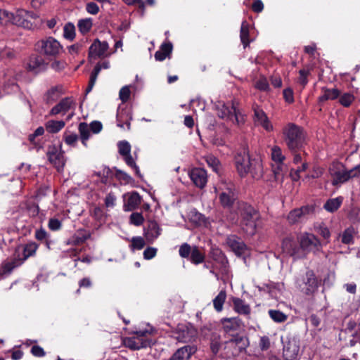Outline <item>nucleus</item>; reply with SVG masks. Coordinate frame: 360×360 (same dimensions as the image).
<instances>
[{
  "label": "nucleus",
  "mask_w": 360,
  "mask_h": 360,
  "mask_svg": "<svg viewBox=\"0 0 360 360\" xmlns=\"http://www.w3.org/2000/svg\"><path fill=\"white\" fill-rule=\"evenodd\" d=\"M236 169L240 176L250 174L252 177L259 179L263 176V165L260 157H251L247 148L238 151L234 158Z\"/></svg>",
  "instance_id": "f257e3e1"
},
{
  "label": "nucleus",
  "mask_w": 360,
  "mask_h": 360,
  "mask_svg": "<svg viewBox=\"0 0 360 360\" xmlns=\"http://www.w3.org/2000/svg\"><path fill=\"white\" fill-rule=\"evenodd\" d=\"M38 248L35 243H30L22 247H18L15 252L14 258L2 265L3 274H10L13 269L21 265L28 257L34 255Z\"/></svg>",
  "instance_id": "f03ea898"
},
{
  "label": "nucleus",
  "mask_w": 360,
  "mask_h": 360,
  "mask_svg": "<svg viewBox=\"0 0 360 360\" xmlns=\"http://www.w3.org/2000/svg\"><path fill=\"white\" fill-rule=\"evenodd\" d=\"M284 141L290 150L299 149L304 143L305 134L303 129L294 123H288L283 128Z\"/></svg>",
  "instance_id": "7ed1b4c3"
},
{
  "label": "nucleus",
  "mask_w": 360,
  "mask_h": 360,
  "mask_svg": "<svg viewBox=\"0 0 360 360\" xmlns=\"http://www.w3.org/2000/svg\"><path fill=\"white\" fill-rule=\"evenodd\" d=\"M329 173L334 186L343 184L349 179L360 174V164L350 170H346L343 165L333 162L329 168Z\"/></svg>",
  "instance_id": "20e7f679"
},
{
  "label": "nucleus",
  "mask_w": 360,
  "mask_h": 360,
  "mask_svg": "<svg viewBox=\"0 0 360 360\" xmlns=\"http://www.w3.org/2000/svg\"><path fill=\"white\" fill-rule=\"evenodd\" d=\"M35 49L41 55L49 58H56L64 51L60 43L53 37L39 40L35 44Z\"/></svg>",
  "instance_id": "39448f33"
},
{
  "label": "nucleus",
  "mask_w": 360,
  "mask_h": 360,
  "mask_svg": "<svg viewBox=\"0 0 360 360\" xmlns=\"http://www.w3.org/2000/svg\"><path fill=\"white\" fill-rule=\"evenodd\" d=\"M248 345V340L245 337L234 336L224 342L221 355L226 359L238 356L247 348Z\"/></svg>",
  "instance_id": "423d86ee"
},
{
  "label": "nucleus",
  "mask_w": 360,
  "mask_h": 360,
  "mask_svg": "<svg viewBox=\"0 0 360 360\" xmlns=\"http://www.w3.org/2000/svg\"><path fill=\"white\" fill-rule=\"evenodd\" d=\"M218 193L221 205L224 207H230L235 200V186L231 181L221 180L214 188Z\"/></svg>",
  "instance_id": "0eeeda50"
},
{
  "label": "nucleus",
  "mask_w": 360,
  "mask_h": 360,
  "mask_svg": "<svg viewBox=\"0 0 360 360\" xmlns=\"http://www.w3.org/2000/svg\"><path fill=\"white\" fill-rule=\"evenodd\" d=\"M241 226L243 231L248 235H253L256 231L258 212L251 206H245L241 212Z\"/></svg>",
  "instance_id": "6e6552de"
},
{
  "label": "nucleus",
  "mask_w": 360,
  "mask_h": 360,
  "mask_svg": "<svg viewBox=\"0 0 360 360\" xmlns=\"http://www.w3.org/2000/svg\"><path fill=\"white\" fill-rule=\"evenodd\" d=\"M296 287L306 295H313L319 287V281L312 271H307L301 278L295 281Z\"/></svg>",
  "instance_id": "1a4fd4ad"
},
{
  "label": "nucleus",
  "mask_w": 360,
  "mask_h": 360,
  "mask_svg": "<svg viewBox=\"0 0 360 360\" xmlns=\"http://www.w3.org/2000/svg\"><path fill=\"white\" fill-rule=\"evenodd\" d=\"M49 162L54 165L58 172H63L65 164V158L61 146H49L46 153Z\"/></svg>",
  "instance_id": "9d476101"
},
{
  "label": "nucleus",
  "mask_w": 360,
  "mask_h": 360,
  "mask_svg": "<svg viewBox=\"0 0 360 360\" xmlns=\"http://www.w3.org/2000/svg\"><path fill=\"white\" fill-rule=\"evenodd\" d=\"M109 44L107 41H101L96 39L94 41L89 49V58L96 60L109 57L112 53L109 51Z\"/></svg>",
  "instance_id": "9b49d317"
},
{
  "label": "nucleus",
  "mask_w": 360,
  "mask_h": 360,
  "mask_svg": "<svg viewBox=\"0 0 360 360\" xmlns=\"http://www.w3.org/2000/svg\"><path fill=\"white\" fill-rule=\"evenodd\" d=\"M217 114L221 118L239 124L238 116L233 103L218 102L216 105Z\"/></svg>",
  "instance_id": "f8f14e48"
},
{
  "label": "nucleus",
  "mask_w": 360,
  "mask_h": 360,
  "mask_svg": "<svg viewBox=\"0 0 360 360\" xmlns=\"http://www.w3.org/2000/svg\"><path fill=\"white\" fill-rule=\"evenodd\" d=\"M119 153L123 157L126 164L134 169L135 174L141 177V174L139 167L136 165L135 160L132 158L131 152V146L127 141H120L117 144Z\"/></svg>",
  "instance_id": "ddd939ff"
},
{
  "label": "nucleus",
  "mask_w": 360,
  "mask_h": 360,
  "mask_svg": "<svg viewBox=\"0 0 360 360\" xmlns=\"http://www.w3.org/2000/svg\"><path fill=\"white\" fill-rule=\"evenodd\" d=\"M300 250L311 251L316 250L320 245L319 239L312 233H303L298 237Z\"/></svg>",
  "instance_id": "4468645a"
},
{
  "label": "nucleus",
  "mask_w": 360,
  "mask_h": 360,
  "mask_svg": "<svg viewBox=\"0 0 360 360\" xmlns=\"http://www.w3.org/2000/svg\"><path fill=\"white\" fill-rule=\"evenodd\" d=\"M282 250L288 255L298 258L301 257L300 248L297 244L296 240L292 236H288L283 239Z\"/></svg>",
  "instance_id": "2eb2a0df"
},
{
  "label": "nucleus",
  "mask_w": 360,
  "mask_h": 360,
  "mask_svg": "<svg viewBox=\"0 0 360 360\" xmlns=\"http://www.w3.org/2000/svg\"><path fill=\"white\" fill-rule=\"evenodd\" d=\"M188 176L197 187L202 188L205 186L207 181V174L204 169L193 168L189 171Z\"/></svg>",
  "instance_id": "dca6fc26"
},
{
  "label": "nucleus",
  "mask_w": 360,
  "mask_h": 360,
  "mask_svg": "<svg viewBox=\"0 0 360 360\" xmlns=\"http://www.w3.org/2000/svg\"><path fill=\"white\" fill-rule=\"evenodd\" d=\"M254 119L257 124L261 125L267 131L273 130V125L269 120L266 113L258 106L254 108Z\"/></svg>",
  "instance_id": "f3484780"
},
{
  "label": "nucleus",
  "mask_w": 360,
  "mask_h": 360,
  "mask_svg": "<svg viewBox=\"0 0 360 360\" xmlns=\"http://www.w3.org/2000/svg\"><path fill=\"white\" fill-rule=\"evenodd\" d=\"M227 243L233 252L238 256L245 255L248 252L247 246L236 236H231L227 239Z\"/></svg>",
  "instance_id": "a211bd4d"
},
{
  "label": "nucleus",
  "mask_w": 360,
  "mask_h": 360,
  "mask_svg": "<svg viewBox=\"0 0 360 360\" xmlns=\"http://www.w3.org/2000/svg\"><path fill=\"white\" fill-rule=\"evenodd\" d=\"M75 106V102L71 98H65L55 105L50 111V115H56L58 114L65 115Z\"/></svg>",
  "instance_id": "6ab92c4d"
},
{
  "label": "nucleus",
  "mask_w": 360,
  "mask_h": 360,
  "mask_svg": "<svg viewBox=\"0 0 360 360\" xmlns=\"http://www.w3.org/2000/svg\"><path fill=\"white\" fill-rule=\"evenodd\" d=\"M300 347L295 340L289 341L283 347V356L285 360H295L299 354Z\"/></svg>",
  "instance_id": "aec40b11"
},
{
  "label": "nucleus",
  "mask_w": 360,
  "mask_h": 360,
  "mask_svg": "<svg viewBox=\"0 0 360 360\" xmlns=\"http://www.w3.org/2000/svg\"><path fill=\"white\" fill-rule=\"evenodd\" d=\"M25 65L29 71L37 73L44 68V60L41 56L32 54L29 57Z\"/></svg>",
  "instance_id": "412c9836"
},
{
  "label": "nucleus",
  "mask_w": 360,
  "mask_h": 360,
  "mask_svg": "<svg viewBox=\"0 0 360 360\" xmlns=\"http://www.w3.org/2000/svg\"><path fill=\"white\" fill-rule=\"evenodd\" d=\"M161 233V229L155 221H150L144 229V236L148 243H153Z\"/></svg>",
  "instance_id": "4be33fe9"
},
{
  "label": "nucleus",
  "mask_w": 360,
  "mask_h": 360,
  "mask_svg": "<svg viewBox=\"0 0 360 360\" xmlns=\"http://www.w3.org/2000/svg\"><path fill=\"white\" fill-rule=\"evenodd\" d=\"M197 349L195 346L186 345L176 350L170 360H188L195 353Z\"/></svg>",
  "instance_id": "5701e85b"
},
{
  "label": "nucleus",
  "mask_w": 360,
  "mask_h": 360,
  "mask_svg": "<svg viewBox=\"0 0 360 360\" xmlns=\"http://www.w3.org/2000/svg\"><path fill=\"white\" fill-rule=\"evenodd\" d=\"M144 334L145 333L140 332L137 333L136 336L126 338L124 341V345L132 349H139L146 347V342L141 338Z\"/></svg>",
  "instance_id": "b1692460"
},
{
  "label": "nucleus",
  "mask_w": 360,
  "mask_h": 360,
  "mask_svg": "<svg viewBox=\"0 0 360 360\" xmlns=\"http://www.w3.org/2000/svg\"><path fill=\"white\" fill-rule=\"evenodd\" d=\"M178 330L179 335L177 338L183 342H189L196 335V330L191 324L179 326Z\"/></svg>",
  "instance_id": "393cba45"
},
{
  "label": "nucleus",
  "mask_w": 360,
  "mask_h": 360,
  "mask_svg": "<svg viewBox=\"0 0 360 360\" xmlns=\"http://www.w3.org/2000/svg\"><path fill=\"white\" fill-rule=\"evenodd\" d=\"M221 321L224 331L228 333L237 332L241 328V321L237 317L224 319Z\"/></svg>",
  "instance_id": "a878e982"
},
{
  "label": "nucleus",
  "mask_w": 360,
  "mask_h": 360,
  "mask_svg": "<svg viewBox=\"0 0 360 360\" xmlns=\"http://www.w3.org/2000/svg\"><path fill=\"white\" fill-rule=\"evenodd\" d=\"M232 302L234 311L240 315L248 316L250 314V306L242 299L233 297Z\"/></svg>",
  "instance_id": "bb28decb"
},
{
  "label": "nucleus",
  "mask_w": 360,
  "mask_h": 360,
  "mask_svg": "<svg viewBox=\"0 0 360 360\" xmlns=\"http://www.w3.org/2000/svg\"><path fill=\"white\" fill-rule=\"evenodd\" d=\"M310 211L309 207H302L292 210L288 215V220L291 224H295L300 221L302 218L307 214Z\"/></svg>",
  "instance_id": "cd10ccee"
},
{
  "label": "nucleus",
  "mask_w": 360,
  "mask_h": 360,
  "mask_svg": "<svg viewBox=\"0 0 360 360\" xmlns=\"http://www.w3.org/2000/svg\"><path fill=\"white\" fill-rule=\"evenodd\" d=\"M141 201V198L139 194L136 192H132L124 203V210L127 211L135 210L140 205Z\"/></svg>",
  "instance_id": "c85d7f7f"
},
{
  "label": "nucleus",
  "mask_w": 360,
  "mask_h": 360,
  "mask_svg": "<svg viewBox=\"0 0 360 360\" xmlns=\"http://www.w3.org/2000/svg\"><path fill=\"white\" fill-rule=\"evenodd\" d=\"M65 126V122L63 120H50L45 124L46 131L51 134L59 132Z\"/></svg>",
  "instance_id": "c756f323"
},
{
  "label": "nucleus",
  "mask_w": 360,
  "mask_h": 360,
  "mask_svg": "<svg viewBox=\"0 0 360 360\" xmlns=\"http://www.w3.org/2000/svg\"><path fill=\"white\" fill-rule=\"evenodd\" d=\"M172 51V45L171 43H164L161 45L160 49L155 53V58L156 60H164Z\"/></svg>",
  "instance_id": "7c9ffc66"
},
{
  "label": "nucleus",
  "mask_w": 360,
  "mask_h": 360,
  "mask_svg": "<svg viewBox=\"0 0 360 360\" xmlns=\"http://www.w3.org/2000/svg\"><path fill=\"white\" fill-rule=\"evenodd\" d=\"M249 31H250V25L249 23L244 20L242 22L241 27H240V41L245 48L250 43V40L249 39Z\"/></svg>",
  "instance_id": "2f4dec72"
},
{
  "label": "nucleus",
  "mask_w": 360,
  "mask_h": 360,
  "mask_svg": "<svg viewBox=\"0 0 360 360\" xmlns=\"http://www.w3.org/2000/svg\"><path fill=\"white\" fill-rule=\"evenodd\" d=\"M342 197H337L335 198L329 199L324 204L323 207L330 212H333L336 211L341 205L342 202Z\"/></svg>",
  "instance_id": "473e14b6"
},
{
  "label": "nucleus",
  "mask_w": 360,
  "mask_h": 360,
  "mask_svg": "<svg viewBox=\"0 0 360 360\" xmlns=\"http://www.w3.org/2000/svg\"><path fill=\"white\" fill-rule=\"evenodd\" d=\"M28 12L25 10H18L13 13V18L11 19V23L17 25H23L25 18L28 15Z\"/></svg>",
  "instance_id": "72a5a7b5"
},
{
  "label": "nucleus",
  "mask_w": 360,
  "mask_h": 360,
  "mask_svg": "<svg viewBox=\"0 0 360 360\" xmlns=\"http://www.w3.org/2000/svg\"><path fill=\"white\" fill-rule=\"evenodd\" d=\"M207 165L216 173H219L221 169L219 160L214 155L209 154L204 156Z\"/></svg>",
  "instance_id": "f704fd0d"
},
{
  "label": "nucleus",
  "mask_w": 360,
  "mask_h": 360,
  "mask_svg": "<svg viewBox=\"0 0 360 360\" xmlns=\"http://www.w3.org/2000/svg\"><path fill=\"white\" fill-rule=\"evenodd\" d=\"M340 95V91L337 89H323V94L319 97V101L327 100H333Z\"/></svg>",
  "instance_id": "c9c22d12"
},
{
  "label": "nucleus",
  "mask_w": 360,
  "mask_h": 360,
  "mask_svg": "<svg viewBox=\"0 0 360 360\" xmlns=\"http://www.w3.org/2000/svg\"><path fill=\"white\" fill-rule=\"evenodd\" d=\"M226 298V293L225 290H221L219 294L213 300L214 308L217 311H221L223 309V306Z\"/></svg>",
  "instance_id": "e433bc0d"
},
{
  "label": "nucleus",
  "mask_w": 360,
  "mask_h": 360,
  "mask_svg": "<svg viewBox=\"0 0 360 360\" xmlns=\"http://www.w3.org/2000/svg\"><path fill=\"white\" fill-rule=\"evenodd\" d=\"M268 313L271 319L276 323L285 322L288 319V316L279 310L270 309Z\"/></svg>",
  "instance_id": "4c0bfd02"
},
{
  "label": "nucleus",
  "mask_w": 360,
  "mask_h": 360,
  "mask_svg": "<svg viewBox=\"0 0 360 360\" xmlns=\"http://www.w3.org/2000/svg\"><path fill=\"white\" fill-rule=\"evenodd\" d=\"M92 25V19L90 18L81 19L77 23L79 30L83 34L89 32L91 29Z\"/></svg>",
  "instance_id": "58836bf2"
},
{
  "label": "nucleus",
  "mask_w": 360,
  "mask_h": 360,
  "mask_svg": "<svg viewBox=\"0 0 360 360\" xmlns=\"http://www.w3.org/2000/svg\"><path fill=\"white\" fill-rule=\"evenodd\" d=\"M205 255L198 250L197 247L192 249L191 254V260L195 264H198L204 261Z\"/></svg>",
  "instance_id": "ea45409f"
},
{
  "label": "nucleus",
  "mask_w": 360,
  "mask_h": 360,
  "mask_svg": "<svg viewBox=\"0 0 360 360\" xmlns=\"http://www.w3.org/2000/svg\"><path fill=\"white\" fill-rule=\"evenodd\" d=\"M271 158L273 161L278 164H281L284 160L285 156L283 155L282 150L278 146H274L271 148Z\"/></svg>",
  "instance_id": "a19ab883"
},
{
  "label": "nucleus",
  "mask_w": 360,
  "mask_h": 360,
  "mask_svg": "<svg viewBox=\"0 0 360 360\" xmlns=\"http://www.w3.org/2000/svg\"><path fill=\"white\" fill-rule=\"evenodd\" d=\"M78 136L74 133L65 132L63 134V140L65 143L72 147H75L78 141Z\"/></svg>",
  "instance_id": "79ce46f5"
},
{
  "label": "nucleus",
  "mask_w": 360,
  "mask_h": 360,
  "mask_svg": "<svg viewBox=\"0 0 360 360\" xmlns=\"http://www.w3.org/2000/svg\"><path fill=\"white\" fill-rule=\"evenodd\" d=\"M63 37L66 39L72 40L75 37V27L73 24L68 23L63 28Z\"/></svg>",
  "instance_id": "37998d69"
},
{
  "label": "nucleus",
  "mask_w": 360,
  "mask_h": 360,
  "mask_svg": "<svg viewBox=\"0 0 360 360\" xmlns=\"http://www.w3.org/2000/svg\"><path fill=\"white\" fill-rule=\"evenodd\" d=\"M79 132L80 137H86V139H89L91 137V129L89 127V124L85 122H82L79 124Z\"/></svg>",
  "instance_id": "c03bdc74"
},
{
  "label": "nucleus",
  "mask_w": 360,
  "mask_h": 360,
  "mask_svg": "<svg viewBox=\"0 0 360 360\" xmlns=\"http://www.w3.org/2000/svg\"><path fill=\"white\" fill-rule=\"evenodd\" d=\"M308 165L307 162H303L302 166L296 169H292L290 172V176L293 181H297L300 177V173L305 171Z\"/></svg>",
  "instance_id": "a18cd8bd"
},
{
  "label": "nucleus",
  "mask_w": 360,
  "mask_h": 360,
  "mask_svg": "<svg viewBox=\"0 0 360 360\" xmlns=\"http://www.w3.org/2000/svg\"><path fill=\"white\" fill-rule=\"evenodd\" d=\"M353 233L352 229H347L342 233V242L345 244L353 243Z\"/></svg>",
  "instance_id": "49530a36"
},
{
  "label": "nucleus",
  "mask_w": 360,
  "mask_h": 360,
  "mask_svg": "<svg viewBox=\"0 0 360 360\" xmlns=\"http://www.w3.org/2000/svg\"><path fill=\"white\" fill-rule=\"evenodd\" d=\"M13 18V13H10L6 10L0 9V24L11 23V19Z\"/></svg>",
  "instance_id": "de8ad7c7"
},
{
  "label": "nucleus",
  "mask_w": 360,
  "mask_h": 360,
  "mask_svg": "<svg viewBox=\"0 0 360 360\" xmlns=\"http://www.w3.org/2000/svg\"><path fill=\"white\" fill-rule=\"evenodd\" d=\"M145 246V240L142 237L136 236L131 238V247L133 249L141 250Z\"/></svg>",
  "instance_id": "09e8293b"
},
{
  "label": "nucleus",
  "mask_w": 360,
  "mask_h": 360,
  "mask_svg": "<svg viewBox=\"0 0 360 360\" xmlns=\"http://www.w3.org/2000/svg\"><path fill=\"white\" fill-rule=\"evenodd\" d=\"M255 87L260 91H267L269 85L266 78L262 77L255 83Z\"/></svg>",
  "instance_id": "8fccbe9b"
},
{
  "label": "nucleus",
  "mask_w": 360,
  "mask_h": 360,
  "mask_svg": "<svg viewBox=\"0 0 360 360\" xmlns=\"http://www.w3.org/2000/svg\"><path fill=\"white\" fill-rule=\"evenodd\" d=\"M115 176L117 179L122 181L124 184H128L131 181V178L129 175L120 169L116 170Z\"/></svg>",
  "instance_id": "3c124183"
},
{
  "label": "nucleus",
  "mask_w": 360,
  "mask_h": 360,
  "mask_svg": "<svg viewBox=\"0 0 360 360\" xmlns=\"http://www.w3.org/2000/svg\"><path fill=\"white\" fill-rule=\"evenodd\" d=\"M130 94H131V91H130L129 86H124L120 91V93H119L120 98L121 99V101L123 103H125L129 100Z\"/></svg>",
  "instance_id": "603ef678"
},
{
  "label": "nucleus",
  "mask_w": 360,
  "mask_h": 360,
  "mask_svg": "<svg viewBox=\"0 0 360 360\" xmlns=\"http://www.w3.org/2000/svg\"><path fill=\"white\" fill-rule=\"evenodd\" d=\"M354 98L351 94H345L340 98V103L345 107H348L353 102Z\"/></svg>",
  "instance_id": "864d4df0"
},
{
  "label": "nucleus",
  "mask_w": 360,
  "mask_h": 360,
  "mask_svg": "<svg viewBox=\"0 0 360 360\" xmlns=\"http://www.w3.org/2000/svg\"><path fill=\"white\" fill-rule=\"evenodd\" d=\"M143 217L141 214L135 212L130 216V222L136 226H140L143 222Z\"/></svg>",
  "instance_id": "5fc2aeb1"
},
{
  "label": "nucleus",
  "mask_w": 360,
  "mask_h": 360,
  "mask_svg": "<svg viewBox=\"0 0 360 360\" xmlns=\"http://www.w3.org/2000/svg\"><path fill=\"white\" fill-rule=\"evenodd\" d=\"M158 249L153 247H148L143 251V258L145 259L149 260L154 258L157 254Z\"/></svg>",
  "instance_id": "6e6d98bb"
},
{
  "label": "nucleus",
  "mask_w": 360,
  "mask_h": 360,
  "mask_svg": "<svg viewBox=\"0 0 360 360\" xmlns=\"http://www.w3.org/2000/svg\"><path fill=\"white\" fill-rule=\"evenodd\" d=\"M191 246L187 243L183 244L179 250L180 256L184 258L188 257L191 254Z\"/></svg>",
  "instance_id": "4d7b16f0"
},
{
  "label": "nucleus",
  "mask_w": 360,
  "mask_h": 360,
  "mask_svg": "<svg viewBox=\"0 0 360 360\" xmlns=\"http://www.w3.org/2000/svg\"><path fill=\"white\" fill-rule=\"evenodd\" d=\"M86 11L91 15H96L99 12V7L94 2H89L86 5Z\"/></svg>",
  "instance_id": "13d9d810"
},
{
  "label": "nucleus",
  "mask_w": 360,
  "mask_h": 360,
  "mask_svg": "<svg viewBox=\"0 0 360 360\" xmlns=\"http://www.w3.org/2000/svg\"><path fill=\"white\" fill-rule=\"evenodd\" d=\"M89 128L93 134H98L103 128L101 122L98 121H93L89 124Z\"/></svg>",
  "instance_id": "bf43d9fd"
},
{
  "label": "nucleus",
  "mask_w": 360,
  "mask_h": 360,
  "mask_svg": "<svg viewBox=\"0 0 360 360\" xmlns=\"http://www.w3.org/2000/svg\"><path fill=\"white\" fill-rule=\"evenodd\" d=\"M61 227V222L56 218H51L49 221V228L52 231H57Z\"/></svg>",
  "instance_id": "052dcab7"
},
{
  "label": "nucleus",
  "mask_w": 360,
  "mask_h": 360,
  "mask_svg": "<svg viewBox=\"0 0 360 360\" xmlns=\"http://www.w3.org/2000/svg\"><path fill=\"white\" fill-rule=\"evenodd\" d=\"M323 169L320 167L315 166L314 167L311 174L307 175V178L316 179L320 177L323 174Z\"/></svg>",
  "instance_id": "680f3d73"
},
{
  "label": "nucleus",
  "mask_w": 360,
  "mask_h": 360,
  "mask_svg": "<svg viewBox=\"0 0 360 360\" xmlns=\"http://www.w3.org/2000/svg\"><path fill=\"white\" fill-rule=\"evenodd\" d=\"M101 70V65H96L94 68V71L91 74L89 84L91 85H94L96 83V81L97 79V77Z\"/></svg>",
  "instance_id": "e2e57ef3"
},
{
  "label": "nucleus",
  "mask_w": 360,
  "mask_h": 360,
  "mask_svg": "<svg viewBox=\"0 0 360 360\" xmlns=\"http://www.w3.org/2000/svg\"><path fill=\"white\" fill-rule=\"evenodd\" d=\"M31 353L34 356H37V357H41L45 355V352H44L43 348L38 345H34L32 347Z\"/></svg>",
  "instance_id": "0e129e2a"
},
{
  "label": "nucleus",
  "mask_w": 360,
  "mask_h": 360,
  "mask_svg": "<svg viewBox=\"0 0 360 360\" xmlns=\"http://www.w3.org/2000/svg\"><path fill=\"white\" fill-rule=\"evenodd\" d=\"M115 197L113 194L112 193H109L107 195V196L105 197V205L106 207H112L115 206Z\"/></svg>",
  "instance_id": "69168bd1"
},
{
  "label": "nucleus",
  "mask_w": 360,
  "mask_h": 360,
  "mask_svg": "<svg viewBox=\"0 0 360 360\" xmlns=\"http://www.w3.org/2000/svg\"><path fill=\"white\" fill-rule=\"evenodd\" d=\"M51 66L54 70L60 71L65 68V63L60 60H54Z\"/></svg>",
  "instance_id": "338daca9"
},
{
  "label": "nucleus",
  "mask_w": 360,
  "mask_h": 360,
  "mask_svg": "<svg viewBox=\"0 0 360 360\" xmlns=\"http://www.w3.org/2000/svg\"><path fill=\"white\" fill-rule=\"evenodd\" d=\"M252 8L255 12L259 13L263 10L264 4L262 1L256 0L252 4Z\"/></svg>",
  "instance_id": "774afa93"
}]
</instances>
